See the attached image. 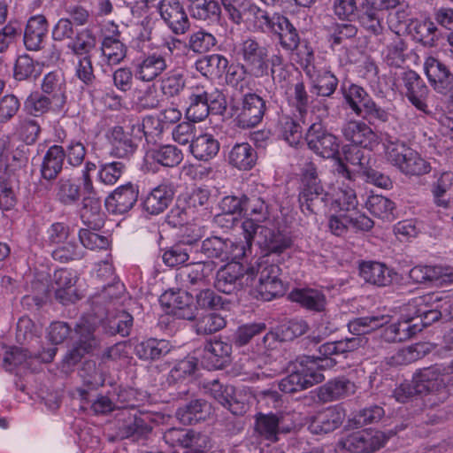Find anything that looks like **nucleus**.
I'll use <instances>...</instances> for the list:
<instances>
[{"instance_id":"f257e3e1","label":"nucleus","mask_w":453,"mask_h":453,"mask_svg":"<svg viewBox=\"0 0 453 453\" xmlns=\"http://www.w3.org/2000/svg\"><path fill=\"white\" fill-rule=\"evenodd\" d=\"M133 320L132 315L115 307L98 309V311L82 317L74 328L77 339L65 357V363L74 365L85 355L92 353L99 347V339L96 335L99 325L110 335L127 336L133 326Z\"/></svg>"},{"instance_id":"f03ea898","label":"nucleus","mask_w":453,"mask_h":453,"mask_svg":"<svg viewBox=\"0 0 453 453\" xmlns=\"http://www.w3.org/2000/svg\"><path fill=\"white\" fill-rule=\"evenodd\" d=\"M188 102L186 117L192 122L205 119L210 112L223 114L226 110V102L223 93L217 88L203 84L188 88Z\"/></svg>"},{"instance_id":"7ed1b4c3","label":"nucleus","mask_w":453,"mask_h":453,"mask_svg":"<svg viewBox=\"0 0 453 453\" xmlns=\"http://www.w3.org/2000/svg\"><path fill=\"white\" fill-rule=\"evenodd\" d=\"M385 157L388 163L405 175H423L430 172L428 162L422 158L404 142L388 137L383 142Z\"/></svg>"},{"instance_id":"20e7f679","label":"nucleus","mask_w":453,"mask_h":453,"mask_svg":"<svg viewBox=\"0 0 453 453\" xmlns=\"http://www.w3.org/2000/svg\"><path fill=\"white\" fill-rule=\"evenodd\" d=\"M289 374L280 380L279 388L287 394L302 391L324 380L317 361L311 357H302L288 366Z\"/></svg>"},{"instance_id":"39448f33","label":"nucleus","mask_w":453,"mask_h":453,"mask_svg":"<svg viewBox=\"0 0 453 453\" xmlns=\"http://www.w3.org/2000/svg\"><path fill=\"white\" fill-rule=\"evenodd\" d=\"M266 196L263 186H256L242 194V213L245 219L242 223V229L245 240H250L256 234V230L263 226L260 223L269 219Z\"/></svg>"},{"instance_id":"423d86ee","label":"nucleus","mask_w":453,"mask_h":453,"mask_svg":"<svg viewBox=\"0 0 453 453\" xmlns=\"http://www.w3.org/2000/svg\"><path fill=\"white\" fill-rule=\"evenodd\" d=\"M326 196L317 167L312 162H306L301 169L299 203L302 211L317 213L326 206Z\"/></svg>"},{"instance_id":"0eeeda50","label":"nucleus","mask_w":453,"mask_h":453,"mask_svg":"<svg viewBox=\"0 0 453 453\" xmlns=\"http://www.w3.org/2000/svg\"><path fill=\"white\" fill-rule=\"evenodd\" d=\"M447 369L439 365L425 367L413 375L417 391L420 395H434L438 401L443 402L449 396L448 383L453 380L446 374Z\"/></svg>"},{"instance_id":"6e6552de","label":"nucleus","mask_w":453,"mask_h":453,"mask_svg":"<svg viewBox=\"0 0 453 453\" xmlns=\"http://www.w3.org/2000/svg\"><path fill=\"white\" fill-rule=\"evenodd\" d=\"M237 54L249 71L255 78H263L269 74V48L254 37L242 40Z\"/></svg>"},{"instance_id":"1a4fd4ad","label":"nucleus","mask_w":453,"mask_h":453,"mask_svg":"<svg viewBox=\"0 0 453 453\" xmlns=\"http://www.w3.org/2000/svg\"><path fill=\"white\" fill-rule=\"evenodd\" d=\"M163 439L170 447L184 449L183 453H209L212 448L207 434L189 428H169Z\"/></svg>"},{"instance_id":"9d476101","label":"nucleus","mask_w":453,"mask_h":453,"mask_svg":"<svg viewBox=\"0 0 453 453\" xmlns=\"http://www.w3.org/2000/svg\"><path fill=\"white\" fill-rule=\"evenodd\" d=\"M302 61L304 63V72L311 81V92L318 96L330 97L336 90L339 81L329 70H318L312 65L313 50L305 44L304 51H300Z\"/></svg>"},{"instance_id":"9b49d317","label":"nucleus","mask_w":453,"mask_h":453,"mask_svg":"<svg viewBox=\"0 0 453 453\" xmlns=\"http://www.w3.org/2000/svg\"><path fill=\"white\" fill-rule=\"evenodd\" d=\"M343 96L354 113L363 116L371 120L386 122L388 119V113L378 106L370 95L360 86L351 84L343 90Z\"/></svg>"},{"instance_id":"f8f14e48","label":"nucleus","mask_w":453,"mask_h":453,"mask_svg":"<svg viewBox=\"0 0 453 453\" xmlns=\"http://www.w3.org/2000/svg\"><path fill=\"white\" fill-rule=\"evenodd\" d=\"M215 270L216 264L211 260L191 263L180 267L175 279L182 288L197 290L210 286Z\"/></svg>"},{"instance_id":"ddd939ff","label":"nucleus","mask_w":453,"mask_h":453,"mask_svg":"<svg viewBox=\"0 0 453 453\" xmlns=\"http://www.w3.org/2000/svg\"><path fill=\"white\" fill-rule=\"evenodd\" d=\"M386 441L384 433L365 429L342 437L337 442V448L350 453H371L383 447Z\"/></svg>"},{"instance_id":"4468645a","label":"nucleus","mask_w":453,"mask_h":453,"mask_svg":"<svg viewBox=\"0 0 453 453\" xmlns=\"http://www.w3.org/2000/svg\"><path fill=\"white\" fill-rule=\"evenodd\" d=\"M200 251L209 258H219L221 261L242 259L247 256L246 242H234L219 236H211L203 240Z\"/></svg>"},{"instance_id":"2eb2a0df","label":"nucleus","mask_w":453,"mask_h":453,"mask_svg":"<svg viewBox=\"0 0 453 453\" xmlns=\"http://www.w3.org/2000/svg\"><path fill=\"white\" fill-rule=\"evenodd\" d=\"M267 110L265 100L254 92L242 96L241 106L237 108L235 122L242 129L252 128L263 119Z\"/></svg>"},{"instance_id":"dca6fc26","label":"nucleus","mask_w":453,"mask_h":453,"mask_svg":"<svg viewBox=\"0 0 453 453\" xmlns=\"http://www.w3.org/2000/svg\"><path fill=\"white\" fill-rule=\"evenodd\" d=\"M305 140L309 149L322 157L332 158L338 154V139L319 122L309 127Z\"/></svg>"},{"instance_id":"f3484780","label":"nucleus","mask_w":453,"mask_h":453,"mask_svg":"<svg viewBox=\"0 0 453 453\" xmlns=\"http://www.w3.org/2000/svg\"><path fill=\"white\" fill-rule=\"evenodd\" d=\"M159 15L167 27L176 35L186 34L190 22L180 0H160L157 4Z\"/></svg>"},{"instance_id":"a211bd4d","label":"nucleus","mask_w":453,"mask_h":453,"mask_svg":"<svg viewBox=\"0 0 453 453\" xmlns=\"http://www.w3.org/2000/svg\"><path fill=\"white\" fill-rule=\"evenodd\" d=\"M138 131H133V125L130 131H126L121 126H115L110 128L106 134V138L111 145V154L119 158H127L132 156L136 149V140H141V136H137Z\"/></svg>"},{"instance_id":"6ab92c4d","label":"nucleus","mask_w":453,"mask_h":453,"mask_svg":"<svg viewBox=\"0 0 453 453\" xmlns=\"http://www.w3.org/2000/svg\"><path fill=\"white\" fill-rule=\"evenodd\" d=\"M181 119V112L177 108L170 107L167 108L158 114V117H146L142 122L137 121L133 124V131L137 129V136H141L142 134L149 142L150 137L160 135L164 129L169 125H173L180 121Z\"/></svg>"},{"instance_id":"aec40b11","label":"nucleus","mask_w":453,"mask_h":453,"mask_svg":"<svg viewBox=\"0 0 453 453\" xmlns=\"http://www.w3.org/2000/svg\"><path fill=\"white\" fill-rule=\"evenodd\" d=\"M169 66L166 56L157 52L144 53L134 63V72L136 79L150 82L156 80Z\"/></svg>"},{"instance_id":"412c9836","label":"nucleus","mask_w":453,"mask_h":453,"mask_svg":"<svg viewBox=\"0 0 453 453\" xmlns=\"http://www.w3.org/2000/svg\"><path fill=\"white\" fill-rule=\"evenodd\" d=\"M440 296L438 295H426L414 298L409 303V310L415 309L414 316L420 327H426L434 322L442 319L443 314L440 308Z\"/></svg>"},{"instance_id":"4be33fe9","label":"nucleus","mask_w":453,"mask_h":453,"mask_svg":"<svg viewBox=\"0 0 453 453\" xmlns=\"http://www.w3.org/2000/svg\"><path fill=\"white\" fill-rule=\"evenodd\" d=\"M232 345L222 339H211L204 343L201 363L208 370L226 367L231 361Z\"/></svg>"},{"instance_id":"5701e85b","label":"nucleus","mask_w":453,"mask_h":453,"mask_svg":"<svg viewBox=\"0 0 453 453\" xmlns=\"http://www.w3.org/2000/svg\"><path fill=\"white\" fill-rule=\"evenodd\" d=\"M400 86L409 101L419 111L427 112L426 98L428 88L421 77L412 70L401 73L399 76Z\"/></svg>"},{"instance_id":"b1692460","label":"nucleus","mask_w":453,"mask_h":453,"mask_svg":"<svg viewBox=\"0 0 453 453\" xmlns=\"http://www.w3.org/2000/svg\"><path fill=\"white\" fill-rule=\"evenodd\" d=\"M248 280L241 264L228 263L217 272L214 286L219 292L230 295L242 289Z\"/></svg>"},{"instance_id":"393cba45","label":"nucleus","mask_w":453,"mask_h":453,"mask_svg":"<svg viewBox=\"0 0 453 453\" xmlns=\"http://www.w3.org/2000/svg\"><path fill=\"white\" fill-rule=\"evenodd\" d=\"M245 242L247 252L250 250L252 243L255 242L269 253H281L292 244L289 237L265 226L257 229L256 234H252L250 240H245Z\"/></svg>"},{"instance_id":"a878e982","label":"nucleus","mask_w":453,"mask_h":453,"mask_svg":"<svg viewBox=\"0 0 453 453\" xmlns=\"http://www.w3.org/2000/svg\"><path fill=\"white\" fill-rule=\"evenodd\" d=\"M341 132L344 139L353 145L372 150L379 144V137L364 121L349 120L342 124Z\"/></svg>"},{"instance_id":"bb28decb","label":"nucleus","mask_w":453,"mask_h":453,"mask_svg":"<svg viewBox=\"0 0 453 453\" xmlns=\"http://www.w3.org/2000/svg\"><path fill=\"white\" fill-rule=\"evenodd\" d=\"M453 172H443L430 185L434 204L453 219Z\"/></svg>"},{"instance_id":"cd10ccee","label":"nucleus","mask_w":453,"mask_h":453,"mask_svg":"<svg viewBox=\"0 0 453 453\" xmlns=\"http://www.w3.org/2000/svg\"><path fill=\"white\" fill-rule=\"evenodd\" d=\"M123 418H119V426L116 436L119 440L132 439L138 441L151 432V426L136 412L132 413L129 410L124 409L120 414Z\"/></svg>"},{"instance_id":"c85d7f7f","label":"nucleus","mask_w":453,"mask_h":453,"mask_svg":"<svg viewBox=\"0 0 453 453\" xmlns=\"http://www.w3.org/2000/svg\"><path fill=\"white\" fill-rule=\"evenodd\" d=\"M424 70L431 86L439 93H446L453 87V73L449 68L434 57H428Z\"/></svg>"},{"instance_id":"c756f323","label":"nucleus","mask_w":453,"mask_h":453,"mask_svg":"<svg viewBox=\"0 0 453 453\" xmlns=\"http://www.w3.org/2000/svg\"><path fill=\"white\" fill-rule=\"evenodd\" d=\"M139 190L137 186L127 183L117 188L106 199L108 211L116 214H123L130 211L137 202Z\"/></svg>"},{"instance_id":"7c9ffc66","label":"nucleus","mask_w":453,"mask_h":453,"mask_svg":"<svg viewBox=\"0 0 453 453\" xmlns=\"http://www.w3.org/2000/svg\"><path fill=\"white\" fill-rule=\"evenodd\" d=\"M173 184L163 181L154 188L143 199L144 211L151 215L162 213L172 203L174 196Z\"/></svg>"},{"instance_id":"2f4dec72","label":"nucleus","mask_w":453,"mask_h":453,"mask_svg":"<svg viewBox=\"0 0 453 453\" xmlns=\"http://www.w3.org/2000/svg\"><path fill=\"white\" fill-rule=\"evenodd\" d=\"M345 418V411L339 406L326 408L311 418L309 429L313 434H327L340 427Z\"/></svg>"},{"instance_id":"473e14b6","label":"nucleus","mask_w":453,"mask_h":453,"mask_svg":"<svg viewBox=\"0 0 453 453\" xmlns=\"http://www.w3.org/2000/svg\"><path fill=\"white\" fill-rule=\"evenodd\" d=\"M49 22L42 14L28 19L24 30V45L28 50H39L42 48L48 34Z\"/></svg>"},{"instance_id":"72a5a7b5","label":"nucleus","mask_w":453,"mask_h":453,"mask_svg":"<svg viewBox=\"0 0 453 453\" xmlns=\"http://www.w3.org/2000/svg\"><path fill=\"white\" fill-rule=\"evenodd\" d=\"M210 395L222 406L229 410L234 415H242L247 411V404L237 399L234 388L232 386H223L219 380L209 383Z\"/></svg>"},{"instance_id":"f704fd0d","label":"nucleus","mask_w":453,"mask_h":453,"mask_svg":"<svg viewBox=\"0 0 453 453\" xmlns=\"http://www.w3.org/2000/svg\"><path fill=\"white\" fill-rule=\"evenodd\" d=\"M41 88L43 94L53 100L58 110L64 108L66 104V85L61 71L55 70L47 73L42 79Z\"/></svg>"},{"instance_id":"c9c22d12","label":"nucleus","mask_w":453,"mask_h":453,"mask_svg":"<svg viewBox=\"0 0 453 453\" xmlns=\"http://www.w3.org/2000/svg\"><path fill=\"white\" fill-rule=\"evenodd\" d=\"M163 299L167 300V305L175 317L187 320L196 318V307L193 304V296L187 291L166 292Z\"/></svg>"},{"instance_id":"e433bc0d","label":"nucleus","mask_w":453,"mask_h":453,"mask_svg":"<svg viewBox=\"0 0 453 453\" xmlns=\"http://www.w3.org/2000/svg\"><path fill=\"white\" fill-rule=\"evenodd\" d=\"M81 219L84 225L93 230H100L104 225V213L101 200L96 195L85 196L82 199Z\"/></svg>"},{"instance_id":"4c0bfd02","label":"nucleus","mask_w":453,"mask_h":453,"mask_svg":"<svg viewBox=\"0 0 453 453\" xmlns=\"http://www.w3.org/2000/svg\"><path fill=\"white\" fill-rule=\"evenodd\" d=\"M65 160L64 147L52 145L46 151L40 168L43 180L51 181L62 172Z\"/></svg>"},{"instance_id":"58836bf2","label":"nucleus","mask_w":453,"mask_h":453,"mask_svg":"<svg viewBox=\"0 0 453 453\" xmlns=\"http://www.w3.org/2000/svg\"><path fill=\"white\" fill-rule=\"evenodd\" d=\"M276 22L270 33L278 36L280 46L288 50H296L300 44V37L296 28L285 16L276 17Z\"/></svg>"},{"instance_id":"ea45409f","label":"nucleus","mask_w":453,"mask_h":453,"mask_svg":"<svg viewBox=\"0 0 453 453\" xmlns=\"http://www.w3.org/2000/svg\"><path fill=\"white\" fill-rule=\"evenodd\" d=\"M421 330L417 319L408 317L387 326L383 331L382 337L388 342H400L410 339Z\"/></svg>"},{"instance_id":"a19ab883","label":"nucleus","mask_w":453,"mask_h":453,"mask_svg":"<svg viewBox=\"0 0 453 453\" xmlns=\"http://www.w3.org/2000/svg\"><path fill=\"white\" fill-rule=\"evenodd\" d=\"M282 418H279L274 414H259L257 416L255 422V432L257 435L270 441H278V434L280 432L288 433L290 427L282 426Z\"/></svg>"},{"instance_id":"79ce46f5","label":"nucleus","mask_w":453,"mask_h":453,"mask_svg":"<svg viewBox=\"0 0 453 453\" xmlns=\"http://www.w3.org/2000/svg\"><path fill=\"white\" fill-rule=\"evenodd\" d=\"M211 412V406L208 402L196 399L180 407L176 411V417L181 423L192 425L205 420Z\"/></svg>"},{"instance_id":"37998d69","label":"nucleus","mask_w":453,"mask_h":453,"mask_svg":"<svg viewBox=\"0 0 453 453\" xmlns=\"http://www.w3.org/2000/svg\"><path fill=\"white\" fill-rule=\"evenodd\" d=\"M289 299L316 312L323 311L326 305L324 293L314 288H296L289 293Z\"/></svg>"},{"instance_id":"c03bdc74","label":"nucleus","mask_w":453,"mask_h":453,"mask_svg":"<svg viewBox=\"0 0 453 453\" xmlns=\"http://www.w3.org/2000/svg\"><path fill=\"white\" fill-rule=\"evenodd\" d=\"M255 149L248 142L235 143L228 152V163L239 170H250L257 163Z\"/></svg>"},{"instance_id":"a18cd8bd","label":"nucleus","mask_w":453,"mask_h":453,"mask_svg":"<svg viewBox=\"0 0 453 453\" xmlns=\"http://www.w3.org/2000/svg\"><path fill=\"white\" fill-rule=\"evenodd\" d=\"M76 282V276L67 269L57 270L53 276L52 287L55 288V296L63 304L73 302L74 290L73 287Z\"/></svg>"},{"instance_id":"49530a36","label":"nucleus","mask_w":453,"mask_h":453,"mask_svg":"<svg viewBox=\"0 0 453 453\" xmlns=\"http://www.w3.org/2000/svg\"><path fill=\"white\" fill-rule=\"evenodd\" d=\"M338 171L348 182H342L339 186L335 194L334 203L342 211L354 210L357 208L358 202L357 193L352 187L350 172L344 165H341Z\"/></svg>"},{"instance_id":"de8ad7c7","label":"nucleus","mask_w":453,"mask_h":453,"mask_svg":"<svg viewBox=\"0 0 453 453\" xmlns=\"http://www.w3.org/2000/svg\"><path fill=\"white\" fill-rule=\"evenodd\" d=\"M172 345L166 340L150 338L137 343L134 347L135 355L145 361H154L167 355Z\"/></svg>"},{"instance_id":"09e8293b","label":"nucleus","mask_w":453,"mask_h":453,"mask_svg":"<svg viewBox=\"0 0 453 453\" xmlns=\"http://www.w3.org/2000/svg\"><path fill=\"white\" fill-rule=\"evenodd\" d=\"M124 292L125 286L119 280L104 287L102 291L91 299L92 311L96 312L98 311V309L115 307L118 301L124 296Z\"/></svg>"},{"instance_id":"8fccbe9b","label":"nucleus","mask_w":453,"mask_h":453,"mask_svg":"<svg viewBox=\"0 0 453 453\" xmlns=\"http://www.w3.org/2000/svg\"><path fill=\"white\" fill-rule=\"evenodd\" d=\"M54 195L60 204L72 206L81 199V186L71 178L61 177L55 184Z\"/></svg>"},{"instance_id":"3c124183","label":"nucleus","mask_w":453,"mask_h":453,"mask_svg":"<svg viewBox=\"0 0 453 453\" xmlns=\"http://www.w3.org/2000/svg\"><path fill=\"white\" fill-rule=\"evenodd\" d=\"M97 44V35L94 27H88L76 31L67 48L76 56H88Z\"/></svg>"},{"instance_id":"603ef678","label":"nucleus","mask_w":453,"mask_h":453,"mask_svg":"<svg viewBox=\"0 0 453 453\" xmlns=\"http://www.w3.org/2000/svg\"><path fill=\"white\" fill-rule=\"evenodd\" d=\"M360 275L371 284L382 287L388 285L391 280V271L379 262L368 261L360 265Z\"/></svg>"},{"instance_id":"864d4df0","label":"nucleus","mask_w":453,"mask_h":453,"mask_svg":"<svg viewBox=\"0 0 453 453\" xmlns=\"http://www.w3.org/2000/svg\"><path fill=\"white\" fill-rule=\"evenodd\" d=\"M219 142L212 134H204L192 140L190 151L198 160L209 161L218 154Z\"/></svg>"},{"instance_id":"5fc2aeb1","label":"nucleus","mask_w":453,"mask_h":453,"mask_svg":"<svg viewBox=\"0 0 453 453\" xmlns=\"http://www.w3.org/2000/svg\"><path fill=\"white\" fill-rule=\"evenodd\" d=\"M355 385L346 379L328 381L319 388V397L323 402L335 401L354 393Z\"/></svg>"},{"instance_id":"6e6d98bb","label":"nucleus","mask_w":453,"mask_h":453,"mask_svg":"<svg viewBox=\"0 0 453 453\" xmlns=\"http://www.w3.org/2000/svg\"><path fill=\"white\" fill-rule=\"evenodd\" d=\"M187 77L183 71L174 69L168 72L160 81V90L167 98L180 96L186 88Z\"/></svg>"},{"instance_id":"4d7b16f0","label":"nucleus","mask_w":453,"mask_h":453,"mask_svg":"<svg viewBox=\"0 0 453 453\" xmlns=\"http://www.w3.org/2000/svg\"><path fill=\"white\" fill-rule=\"evenodd\" d=\"M406 42L395 35L382 52L383 60L389 66L400 67L407 58Z\"/></svg>"},{"instance_id":"13d9d810","label":"nucleus","mask_w":453,"mask_h":453,"mask_svg":"<svg viewBox=\"0 0 453 453\" xmlns=\"http://www.w3.org/2000/svg\"><path fill=\"white\" fill-rule=\"evenodd\" d=\"M389 321V317L387 315H372L357 318L349 322V331L355 334V337H361V335L370 333L380 326H383Z\"/></svg>"},{"instance_id":"bf43d9fd","label":"nucleus","mask_w":453,"mask_h":453,"mask_svg":"<svg viewBox=\"0 0 453 453\" xmlns=\"http://www.w3.org/2000/svg\"><path fill=\"white\" fill-rule=\"evenodd\" d=\"M149 157L165 167H174L183 160L182 151L174 145H162L151 150Z\"/></svg>"},{"instance_id":"052dcab7","label":"nucleus","mask_w":453,"mask_h":453,"mask_svg":"<svg viewBox=\"0 0 453 453\" xmlns=\"http://www.w3.org/2000/svg\"><path fill=\"white\" fill-rule=\"evenodd\" d=\"M102 55L110 65L119 64L127 56V46L118 38L106 36L101 44Z\"/></svg>"},{"instance_id":"680f3d73","label":"nucleus","mask_w":453,"mask_h":453,"mask_svg":"<svg viewBox=\"0 0 453 453\" xmlns=\"http://www.w3.org/2000/svg\"><path fill=\"white\" fill-rule=\"evenodd\" d=\"M411 32L414 39L425 46H434L435 41L439 38L436 25L429 19L413 22Z\"/></svg>"},{"instance_id":"e2e57ef3","label":"nucleus","mask_w":453,"mask_h":453,"mask_svg":"<svg viewBox=\"0 0 453 453\" xmlns=\"http://www.w3.org/2000/svg\"><path fill=\"white\" fill-rule=\"evenodd\" d=\"M360 25L368 32L378 35L383 32V12L365 4L358 16Z\"/></svg>"},{"instance_id":"0e129e2a","label":"nucleus","mask_w":453,"mask_h":453,"mask_svg":"<svg viewBox=\"0 0 453 453\" xmlns=\"http://www.w3.org/2000/svg\"><path fill=\"white\" fill-rule=\"evenodd\" d=\"M80 376L84 385L91 389H96L104 384V372L101 364L96 365L93 360H88L83 363L80 371Z\"/></svg>"},{"instance_id":"69168bd1","label":"nucleus","mask_w":453,"mask_h":453,"mask_svg":"<svg viewBox=\"0 0 453 453\" xmlns=\"http://www.w3.org/2000/svg\"><path fill=\"white\" fill-rule=\"evenodd\" d=\"M250 21L256 31L270 33L276 22L279 14L270 15L268 12L262 10L257 5H250L248 9Z\"/></svg>"},{"instance_id":"338daca9","label":"nucleus","mask_w":453,"mask_h":453,"mask_svg":"<svg viewBox=\"0 0 453 453\" xmlns=\"http://www.w3.org/2000/svg\"><path fill=\"white\" fill-rule=\"evenodd\" d=\"M365 206L375 217L388 220L393 218L395 203L383 196H370L365 203Z\"/></svg>"},{"instance_id":"774afa93","label":"nucleus","mask_w":453,"mask_h":453,"mask_svg":"<svg viewBox=\"0 0 453 453\" xmlns=\"http://www.w3.org/2000/svg\"><path fill=\"white\" fill-rule=\"evenodd\" d=\"M36 358L37 357L30 356L27 349L12 347L5 352L4 364L6 370L9 371H12L13 368L18 366L31 369V366Z\"/></svg>"}]
</instances>
